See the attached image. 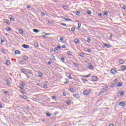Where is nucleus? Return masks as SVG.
<instances>
[{"label": "nucleus", "mask_w": 126, "mask_h": 126, "mask_svg": "<svg viewBox=\"0 0 126 126\" xmlns=\"http://www.w3.org/2000/svg\"><path fill=\"white\" fill-rule=\"evenodd\" d=\"M117 79H115L114 80V83L111 85V87L112 86H117V87H121V86H122L123 85V84L122 83H118L117 84Z\"/></svg>", "instance_id": "1"}, {"label": "nucleus", "mask_w": 126, "mask_h": 126, "mask_svg": "<svg viewBox=\"0 0 126 126\" xmlns=\"http://www.w3.org/2000/svg\"><path fill=\"white\" fill-rule=\"evenodd\" d=\"M117 70L116 69H111L110 70V73L111 74H112L113 75H115V74H117Z\"/></svg>", "instance_id": "2"}, {"label": "nucleus", "mask_w": 126, "mask_h": 126, "mask_svg": "<svg viewBox=\"0 0 126 126\" xmlns=\"http://www.w3.org/2000/svg\"><path fill=\"white\" fill-rule=\"evenodd\" d=\"M91 90H86L83 92V95H88L90 93Z\"/></svg>", "instance_id": "3"}, {"label": "nucleus", "mask_w": 126, "mask_h": 126, "mask_svg": "<svg viewBox=\"0 0 126 126\" xmlns=\"http://www.w3.org/2000/svg\"><path fill=\"white\" fill-rule=\"evenodd\" d=\"M98 77L97 76H94L92 77L91 80L92 81H97L98 80Z\"/></svg>", "instance_id": "4"}, {"label": "nucleus", "mask_w": 126, "mask_h": 126, "mask_svg": "<svg viewBox=\"0 0 126 126\" xmlns=\"http://www.w3.org/2000/svg\"><path fill=\"white\" fill-rule=\"evenodd\" d=\"M22 46L24 49H29L30 48V46L26 44H23Z\"/></svg>", "instance_id": "5"}, {"label": "nucleus", "mask_w": 126, "mask_h": 126, "mask_svg": "<svg viewBox=\"0 0 126 126\" xmlns=\"http://www.w3.org/2000/svg\"><path fill=\"white\" fill-rule=\"evenodd\" d=\"M73 97H75V98H80V95L78 94H73Z\"/></svg>", "instance_id": "6"}, {"label": "nucleus", "mask_w": 126, "mask_h": 126, "mask_svg": "<svg viewBox=\"0 0 126 126\" xmlns=\"http://www.w3.org/2000/svg\"><path fill=\"white\" fill-rule=\"evenodd\" d=\"M126 103L123 102V101H121L119 103V106H121V107L126 106Z\"/></svg>", "instance_id": "7"}, {"label": "nucleus", "mask_w": 126, "mask_h": 126, "mask_svg": "<svg viewBox=\"0 0 126 126\" xmlns=\"http://www.w3.org/2000/svg\"><path fill=\"white\" fill-rule=\"evenodd\" d=\"M14 54L15 55H21V52L19 50H16Z\"/></svg>", "instance_id": "8"}, {"label": "nucleus", "mask_w": 126, "mask_h": 126, "mask_svg": "<svg viewBox=\"0 0 126 126\" xmlns=\"http://www.w3.org/2000/svg\"><path fill=\"white\" fill-rule=\"evenodd\" d=\"M118 62L119 63L123 64V63H125V60H124L123 59H120L118 60Z\"/></svg>", "instance_id": "9"}, {"label": "nucleus", "mask_w": 126, "mask_h": 126, "mask_svg": "<svg viewBox=\"0 0 126 126\" xmlns=\"http://www.w3.org/2000/svg\"><path fill=\"white\" fill-rule=\"evenodd\" d=\"M50 58L52 61H56V58H55V56L53 55H51Z\"/></svg>", "instance_id": "10"}, {"label": "nucleus", "mask_w": 126, "mask_h": 126, "mask_svg": "<svg viewBox=\"0 0 126 126\" xmlns=\"http://www.w3.org/2000/svg\"><path fill=\"white\" fill-rule=\"evenodd\" d=\"M4 22H5V23L8 24V25H10V22H9V21L8 20L4 19Z\"/></svg>", "instance_id": "11"}, {"label": "nucleus", "mask_w": 126, "mask_h": 126, "mask_svg": "<svg viewBox=\"0 0 126 126\" xmlns=\"http://www.w3.org/2000/svg\"><path fill=\"white\" fill-rule=\"evenodd\" d=\"M102 90H104V91H107L108 90V86L105 85L102 89Z\"/></svg>", "instance_id": "12"}, {"label": "nucleus", "mask_w": 126, "mask_h": 126, "mask_svg": "<svg viewBox=\"0 0 126 126\" xmlns=\"http://www.w3.org/2000/svg\"><path fill=\"white\" fill-rule=\"evenodd\" d=\"M85 55V53H80L79 54V56L80 57H81V58H84V56Z\"/></svg>", "instance_id": "13"}, {"label": "nucleus", "mask_w": 126, "mask_h": 126, "mask_svg": "<svg viewBox=\"0 0 126 126\" xmlns=\"http://www.w3.org/2000/svg\"><path fill=\"white\" fill-rule=\"evenodd\" d=\"M21 98H22L23 99H25V100L28 98V97H27V96L25 95H21Z\"/></svg>", "instance_id": "14"}, {"label": "nucleus", "mask_w": 126, "mask_h": 126, "mask_svg": "<svg viewBox=\"0 0 126 126\" xmlns=\"http://www.w3.org/2000/svg\"><path fill=\"white\" fill-rule=\"evenodd\" d=\"M104 47H106V48H110L111 47V45H110L109 44H107L106 43H104L103 44Z\"/></svg>", "instance_id": "15"}, {"label": "nucleus", "mask_w": 126, "mask_h": 126, "mask_svg": "<svg viewBox=\"0 0 126 126\" xmlns=\"http://www.w3.org/2000/svg\"><path fill=\"white\" fill-rule=\"evenodd\" d=\"M34 45L35 47H36V48H38V47H39V44H38V42H34Z\"/></svg>", "instance_id": "16"}, {"label": "nucleus", "mask_w": 126, "mask_h": 126, "mask_svg": "<svg viewBox=\"0 0 126 126\" xmlns=\"http://www.w3.org/2000/svg\"><path fill=\"white\" fill-rule=\"evenodd\" d=\"M119 93L120 94V96H124V95L125 94V92L123 91H120L119 92Z\"/></svg>", "instance_id": "17"}, {"label": "nucleus", "mask_w": 126, "mask_h": 126, "mask_svg": "<svg viewBox=\"0 0 126 126\" xmlns=\"http://www.w3.org/2000/svg\"><path fill=\"white\" fill-rule=\"evenodd\" d=\"M38 76H39V77H43V73H42V72H38Z\"/></svg>", "instance_id": "18"}, {"label": "nucleus", "mask_w": 126, "mask_h": 126, "mask_svg": "<svg viewBox=\"0 0 126 126\" xmlns=\"http://www.w3.org/2000/svg\"><path fill=\"white\" fill-rule=\"evenodd\" d=\"M6 65H9L10 64V62L9 60H6L5 63Z\"/></svg>", "instance_id": "19"}, {"label": "nucleus", "mask_w": 126, "mask_h": 126, "mask_svg": "<svg viewBox=\"0 0 126 126\" xmlns=\"http://www.w3.org/2000/svg\"><path fill=\"white\" fill-rule=\"evenodd\" d=\"M90 76H91V74H89L88 75H82L83 77H86V78H88V77H90Z\"/></svg>", "instance_id": "20"}, {"label": "nucleus", "mask_w": 126, "mask_h": 126, "mask_svg": "<svg viewBox=\"0 0 126 126\" xmlns=\"http://www.w3.org/2000/svg\"><path fill=\"white\" fill-rule=\"evenodd\" d=\"M74 42L75 43H76V44H79L80 41H79V40H78V39L76 38L74 40Z\"/></svg>", "instance_id": "21"}, {"label": "nucleus", "mask_w": 126, "mask_h": 126, "mask_svg": "<svg viewBox=\"0 0 126 126\" xmlns=\"http://www.w3.org/2000/svg\"><path fill=\"white\" fill-rule=\"evenodd\" d=\"M9 19L11 21H14V17H11V16H10L9 17Z\"/></svg>", "instance_id": "22"}, {"label": "nucleus", "mask_w": 126, "mask_h": 126, "mask_svg": "<svg viewBox=\"0 0 126 126\" xmlns=\"http://www.w3.org/2000/svg\"><path fill=\"white\" fill-rule=\"evenodd\" d=\"M121 69H122V70H126V65L122 66L121 67Z\"/></svg>", "instance_id": "23"}, {"label": "nucleus", "mask_w": 126, "mask_h": 126, "mask_svg": "<svg viewBox=\"0 0 126 126\" xmlns=\"http://www.w3.org/2000/svg\"><path fill=\"white\" fill-rule=\"evenodd\" d=\"M33 32H34V33L39 32V31L38 29H33Z\"/></svg>", "instance_id": "24"}, {"label": "nucleus", "mask_w": 126, "mask_h": 126, "mask_svg": "<svg viewBox=\"0 0 126 126\" xmlns=\"http://www.w3.org/2000/svg\"><path fill=\"white\" fill-rule=\"evenodd\" d=\"M87 13L88 14V15H91V14H92V12L89 10H88Z\"/></svg>", "instance_id": "25"}, {"label": "nucleus", "mask_w": 126, "mask_h": 126, "mask_svg": "<svg viewBox=\"0 0 126 126\" xmlns=\"http://www.w3.org/2000/svg\"><path fill=\"white\" fill-rule=\"evenodd\" d=\"M6 84L7 85H10V82L8 80H6Z\"/></svg>", "instance_id": "26"}, {"label": "nucleus", "mask_w": 126, "mask_h": 126, "mask_svg": "<svg viewBox=\"0 0 126 126\" xmlns=\"http://www.w3.org/2000/svg\"><path fill=\"white\" fill-rule=\"evenodd\" d=\"M82 80L83 83H86V81L88 82V80H87V79H86L82 78Z\"/></svg>", "instance_id": "27"}, {"label": "nucleus", "mask_w": 126, "mask_h": 126, "mask_svg": "<svg viewBox=\"0 0 126 126\" xmlns=\"http://www.w3.org/2000/svg\"><path fill=\"white\" fill-rule=\"evenodd\" d=\"M55 53H57V54H59V49L58 48H54V51Z\"/></svg>", "instance_id": "28"}, {"label": "nucleus", "mask_w": 126, "mask_h": 126, "mask_svg": "<svg viewBox=\"0 0 126 126\" xmlns=\"http://www.w3.org/2000/svg\"><path fill=\"white\" fill-rule=\"evenodd\" d=\"M66 104H67V105H71V101H70V100H68L66 102Z\"/></svg>", "instance_id": "29"}, {"label": "nucleus", "mask_w": 126, "mask_h": 126, "mask_svg": "<svg viewBox=\"0 0 126 126\" xmlns=\"http://www.w3.org/2000/svg\"><path fill=\"white\" fill-rule=\"evenodd\" d=\"M19 32L20 34H23L24 33V31H23L22 30H19Z\"/></svg>", "instance_id": "30"}, {"label": "nucleus", "mask_w": 126, "mask_h": 126, "mask_svg": "<svg viewBox=\"0 0 126 126\" xmlns=\"http://www.w3.org/2000/svg\"><path fill=\"white\" fill-rule=\"evenodd\" d=\"M65 60V59L63 57H62L61 58V61H62V62H63V63H64Z\"/></svg>", "instance_id": "31"}, {"label": "nucleus", "mask_w": 126, "mask_h": 126, "mask_svg": "<svg viewBox=\"0 0 126 126\" xmlns=\"http://www.w3.org/2000/svg\"><path fill=\"white\" fill-rule=\"evenodd\" d=\"M88 68H89V69H92V68H93V65H88Z\"/></svg>", "instance_id": "32"}, {"label": "nucleus", "mask_w": 126, "mask_h": 126, "mask_svg": "<svg viewBox=\"0 0 126 126\" xmlns=\"http://www.w3.org/2000/svg\"><path fill=\"white\" fill-rule=\"evenodd\" d=\"M69 80L67 79H66V81L65 82H64V84H68V83H69Z\"/></svg>", "instance_id": "33"}, {"label": "nucleus", "mask_w": 126, "mask_h": 126, "mask_svg": "<svg viewBox=\"0 0 126 126\" xmlns=\"http://www.w3.org/2000/svg\"><path fill=\"white\" fill-rule=\"evenodd\" d=\"M65 20L66 21H71V19H69V18L67 17V18H65Z\"/></svg>", "instance_id": "34"}, {"label": "nucleus", "mask_w": 126, "mask_h": 126, "mask_svg": "<svg viewBox=\"0 0 126 126\" xmlns=\"http://www.w3.org/2000/svg\"><path fill=\"white\" fill-rule=\"evenodd\" d=\"M87 42L88 43H90V42H91V38L90 37L87 38Z\"/></svg>", "instance_id": "35"}, {"label": "nucleus", "mask_w": 126, "mask_h": 126, "mask_svg": "<svg viewBox=\"0 0 126 126\" xmlns=\"http://www.w3.org/2000/svg\"><path fill=\"white\" fill-rule=\"evenodd\" d=\"M25 61H28V57L26 56H24V58H23Z\"/></svg>", "instance_id": "36"}, {"label": "nucleus", "mask_w": 126, "mask_h": 126, "mask_svg": "<svg viewBox=\"0 0 126 126\" xmlns=\"http://www.w3.org/2000/svg\"><path fill=\"white\" fill-rule=\"evenodd\" d=\"M81 27V24L78 23V29H79Z\"/></svg>", "instance_id": "37"}, {"label": "nucleus", "mask_w": 126, "mask_h": 126, "mask_svg": "<svg viewBox=\"0 0 126 126\" xmlns=\"http://www.w3.org/2000/svg\"><path fill=\"white\" fill-rule=\"evenodd\" d=\"M67 55H68V56H71V54H72V52H71L70 51H68V52H67Z\"/></svg>", "instance_id": "38"}, {"label": "nucleus", "mask_w": 126, "mask_h": 126, "mask_svg": "<svg viewBox=\"0 0 126 126\" xmlns=\"http://www.w3.org/2000/svg\"><path fill=\"white\" fill-rule=\"evenodd\" d=\"M105 92V91H101L99 93V95H102V94H103Z\"/></svg>", "instance_id": "39"}, {"label": "nucleus", "mask_w": 126, "mask_h": 126, "mask_svg": "<svg viewBox=\"0 0 126 126\" xmlns=\"http://www.w3.org/2000/svg\"><path fill=\"white\" fill-rule=\"evenodd\" d=\"M46 117H51L52 116L50 113H46Z\"/></svg>", "instance_id": "40"}, {"label": "nucleus", "mask_w": 126, "mask_h": 126, "mask_svg": "<svg viewBox=\"0 0 126 126\" xmlns=\"http://www.w3.org/2000/svg\"><path fill=\"white\" fill-rule=\"evenodd\" d=\"M21 71L22 72H23V73H25V72H26V70L24 69H21Z\"/></svg>", "instance_id": "41"}, {"label": "nucleus", "mask_w": 126, "mask_h": 126, "mask_svg": "<svg viewBox=\"0 0 126 126\" xmlns=\"http://www.w3.org/2000/svg\"><path fill=\"white\" fill-rule=\"evenodd\" d=\"M76 15H79V14H80V12L79 11H77L76 12Z\"/></svg>", "instance_id": "42"}, {"label": "nucleus", "mask_w": 126, "mask_h": 126, "mask_svg": "<svg viewBox=\"0 0 126 126\" xmlns=\"http://www.w3.org/2000/svg\"><path fill=\"white\" fill-rule=\"evenodd\" d=\"M33 100H34L35 102H38V101H39V100L36 98V97H33Z\"/></svg>", "instance_id": "43"}, {"label": "nucleus", "mask_w": 126, "mask_h": 126, "mask_svg": "<svg viewBox=\"0 0 126 126\" xmlns=\"http://www.w3.org/2000/svg\"><path fill=\"white\" fill-rule=\"evenodd\" d=\"M103 14H104V15H106V16L108 15V11H105V12H103Z\"/></svg>", "instance_id": "44"}, {"label": "nucleus", "mask_w": 126, "mask_h": 126, "mask_svg": "<svg viewBox=\"0 0 126 126\" xmlns=\"http://www.w3.org/2000/svg\"><path fill=\"white\" fill-rule=\"evenodd\" d=\"M63 7L64 9H67V6H65V5H63Z\"/></svg>", "instance_id": "45"}, {"label": "nucleus", "mask_w": 126, "mask_h": 126, "mask_svg": "<svg viewBox=\"0 0 126 126\" xmlns=\"http://www.w3.org/2000/svg\"><path fill=\"white\" fill-rule=\"evenodd\" d=\"M71 30L72 32H74L75 31V28H72Z\"/></svg>", "instance_id": "46"}, {"label": "nucleus", "mask_w": 126, "mask_h": 126, "mask_svg": "<svg viewBox=\"0 0 126 126\" xmlns=\"http://www.w3.org/2000/svg\"><path fill=\"white\" fill-rule=\"evenodd\" d=\"M70 91H71V92H74V89H73V88H71L70 89Z\"/></svg>", "instance_id": "47"}, {"label": "nucleus", "mask_w": 126, "mask_h": 126, "mask_svg": "<svg viewBox=\"0 0 126 126\" xmlns=\"http://www.w3.org/2000/svg\"><path fill=\"white\" fill-rule=\"evenodd\" d=\"M73 64H74V65H75L76 66H78V65H79V64L76 63L75 62H73Z\"/></svg>", "instance_id": "48"}, {"label": "nucleus", "mask_w": 126, "mask_h": 126, "mask_svg": "<svg viewBox=\"0 0 126 126\" xmlns=\"http://www.w3.org/2000/svg\"><path fill=\"white\" fill-rule=\"evenodd\" d=\"M43 87L45 89H47V88H48V86L46 84L44 85Z\"/></svg>", "instance_id": "49"}, {"label": "nucleus", "mask_w": 126, "mask_h": 126, "mask_svg": "<svg viewBox=\"0 0 126 126\" xmlns=\"http://www.w3.org/2000/svg\"><path fill=\"white\" fill-rule=\"evenodd\" d=\"M1 52L3 54H5V49H3L1 50Z\"/></svg>", "instance_id": "50"}, {"label": "nucleus", "mask_w": 126, "mask_h": 126, "mask_svg": "<svg viewBox=\"0 0 126 126\" xmlns=\"http://www.w3.org/2000/svg\"><path fill=\"white\" fill-rule=\"evenodd\" d=\"M25 74H26V75L27 76V78H28V79H29V78H30V76L27 75V74L25 73Z\"/></svg>", "instance_id": "51"}, {"label": "nucleus", "mask_w": 126, "mask_h": 126, "mask_svg": "<svg viewBox=\"0 0 126 126\" xmlns=\"http://www.w3.org/2000/svg\"><path fill=\"white\" fill-rule=\"evenodd\" d=\"M123 9H126V5H124L122 7Z\"/></svg>", "instance_id": "52"}, {"label": "nucleus", "mask_w": 126, "mask_h": 126, "mask_svg": "<svg viewBox=\"0 0 126 126\" xmlns=\"http://www.w3.org/2000/svg\"><path fill=\"white\" fill-rule=\"evenodd\" d=\"M20 88L21 89H24V86H22V85H21V86H20Z\"/></svg>", "instance_id": "53"}, {"label": "nucleus", "mask_w": 126, "mask_h": 126, "mask_svg": "<svg viewBox=\"0 0 126 126\" xmlns=\"http://www.w3.org/2000/svg\"><path fill=\"white\" fill-rule=\"evenodd\" d=\"M32 6L30 5H28L27 6V8H31Z\"/></svg>", "instance_id": "54"}, {"label": "nucleus", "mask_w": 126, "mask_h": 126, "mask_svg": "<svg viewBox=\"0 0 126 126\" xmlns=\"http://www.w3.org/2000/svg\"><path fill=\"white\" fill-rule=\"evenodd\" d=\"M40 94H36L34 95V97H37V98H39V96H40Z\"/></svg>", "instance_id": "55"}, {"label": "nucleus", "mask_w": 126, "mask_h": 126, "mask_svg": "<svg viewBox=\"0 0 126 126\" xmlns=\"http://www.w3.org/2000/svg\"><path fill=\"white\" fill-rule=\"evenodd\" d=\"M5 42V40L4 39H1V43H4Z\"/></svg>", "instance_id": "56"}, {"label": "nucleus", "mask_w": 126, "mask_h": 126, "mask_svg": "<svg viewBox=\"0 0 126 126\" xmlns=\"http://www.w3.org/2000/svg\"><path fill=\"white\" fill-rule=\"evenodd\" d=\"M60 41H63V37H61L60 38Z\"/></svg>", "instance_id": "57"}, {"label": "nucleus", "mask_w": 126, "mask_h": 126, "mask_svg": "<svg viewBox=\"0 0 126 126\" xmlns=\"http://www.w3.org/2000/svg\"><path fill=\"white\" fill-rule=\"evenodd\" d=\"M61 25H63V26H66V24H63V23H61Z\"/></svg>", "instance_id": "58"}, {"label": "nucleus", "mask_w": 126, "mask_h": 126, "mask_svg": "<svg viewBox=\"0 0 126 126\" xmlns=\"http://www.w3.org/2000/svg\"><path fill=\"white\" fill-rule=\"evenodd\" d=\"M98 16H99L100 17H102V13H98Z\"/></svg>", "instance_id": "59"}, {"label": "nucleus", "mask_w": 126, "mask_h": 126, "mask_svg": "<svg viewBox=\"0 0 126 126\" xmlns=\"http://www.w3.org/2000/svg\"><path fill=\"white\" fill-rule=\"evenodd\" d=\"M68 77L70 79H72V77H71V75H69Z\"/></svg>", "instance_id": "60"}, {"label": "nucleus", "mask_w": 126, "mask_h": 126, "mask_svg": "<svg viewBox=\"0 0 126 126\" xmlns=\"http://www.w3.org/2000/svg\"><path fill=\"white\" fill-rule=\"evenodd\" d=\"M87 52H88V53H91L92 51L91 49H88Z\"/></svg>", "instance_id": "61"}, {"label": "nucleus", "mask_w": 126, "mask_h": 126, "mask_svg": "<svg viewBox=\"0 0 126 126\" xmlns=\"http://www.w3.org/2000/svg\"><path fill=\"white\" fill-rule=\"evenodd\" d=\"M8 91H5V92H4V94H8Z\"/></svg>", "instance_id": "62"}, {"label": "nucleus", "mask_w": 126, "mask_h": 126, "mask_svg": "<svg viewBox=\"0 0 126 126\" xmlns=\"http://www.w3.org/2000/svg\"><path fill=\"white\" fill-rule=\"evenodd\" d=\"M44 15H45V13L42 12L41 13V16L44 17Z\"/></svg>", "instance_id": "63"}, {"label": "nucleus", "mask_w": 126, "mask_h": 126, "mask_svg": "<svg viewBox=\"0 0 126 126\" xmlns=\"http://www.w3.org/2000/svg\"><path fill=\"white\" fill-rule=\"evenodd\" d=\"M109 126H115V125H114V124H109Z\"/></svg>", "instance_id": "64"}]
</instances>
